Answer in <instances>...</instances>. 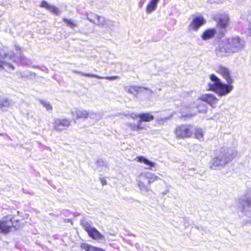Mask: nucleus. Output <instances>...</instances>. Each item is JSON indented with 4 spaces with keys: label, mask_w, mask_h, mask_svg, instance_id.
<instances>
[{
    "label": "nucleus",
    "mask_w": 251,
    "mask_h": 251,
    "mask_svg": "<svg viewBox=\"0 0 251 251\" xmlns=\"http://www.w3.org/2000/svg\"><path fill=\"white\" fill-rule=\"evenodd\" d=\"M216 71L221 74L226 80L228 84L223 83L215 75L210 76V82L208 83V90L216 92L219 96H223L228 94L233 89V86L230 84L232 80L230 76L229 69L222 65L216 68Z\"/></svg>",
    "instance_id": "1"
},
{
    "label": "nucleus",
    "mask_w": 251,
    "mask_h": 251,
    "mask_svg": "<svg viewBox=\"0 0 251 251\" xmlns=\"http://www.w3.org/2000/svg\"><path fill=\"white\" fill-rule=\"evenodd\" d=\"M15 49L18 51L16 55L11 50L6 52L0 51V71L6 68L13 70L14 67L12 64L13 62H16L18 64L22 65H26L30 63V60L22 54L21 49L19 46L15 45Z\"/></svg>",
    "instance_id": "2"
},
{
    "label": "nucleus",
    "mask_w": 251,
    "mask_h": 251,
    "mask_svg": "<svg viewBox=\"0 0 251 251\" xmlns=\"http://www.w3.org/2000/svg\"><path fill=\"white\" fill-rule=\"evenodd\" d=\"M243 47V43L238 36L223 41L215 49L216 55L220 57L229 55L237 52Z\"/></svg>",
    "instance_id": "3"
},
{
    "label": "nucleus",
    "mask_w": 251,
    "mask_h": 251,
    "mask_svg": "<svg viewBox=\"0 0 251 251\" xmlns=\"http://www.w3.org/2000/svg\"><path fill=\"white\" fill-rule=\"evenodd\" d=\"M159 179V177L151 172L142 173L137 178V186L144 194L151 191V184Z\"/></svg>",
    "instance_id": "4"
},
{
    "label": "nucleus",
    "mask_w": 251,
    "mask_h": 251,
    "mask_svg": "<svg viewBox=\"0 0 251 251\" xmlns=\"http://www.w3.org/2000/svg\"><path fill=\"white\" fill-rule=\"evenodd\" d=\"M233 157V154H230L228 151L226 152L225 150H223L217 156L212 159L210 163V168L213 170L223 168Z\"/></svg>",
    "instance_id": "5"
},
{
    "label": "nucleus",
    "mask_w": 251,
    "mask_h": 251,
    "mask_svg": "<svg viewBox=\"0 0 251 251\" xmlns=\"http://www.w3.org/2000/svg\"><path fill=\"white\" fill-rule=\"evenodd\" d=\"M229 21V18L227 14L222 13L219 15L216 20V28L219 30V37H223L225 35Z\"/></svg>",
    "instance_id": "6"
},
{
    "label": "nucleus",
    "mask_w": 251,
    "mask_h": 251,
    "mask_svg": "<svg viewBox=\"0 0 251 251\" xmlns=\"http://www.w3.org/2000/svg\"><path fill=\"white\" fill-rule=\"evenodd\" d=\"M188 109H190L188 113L186 114L187 116H192L195 115L198 112L205 113L207 111V106L200 99L193 104H190L188 106Z\"/></svg>",
    "instance_id": "7"
},
{
    "label": "nucleus",
    "mask_w": 251,
    "mask_h": 251,
    "mask_svg": "<svg viewBox=\"0 0 251 251\" xmlns=\"http://www.w3.org/2000/svg\"><path fill=\"white\" fill-rule=\"evenodd\" d=\"M193 133V127L191 125H181L177 126L175 130L176 135L178 138H190Z\"/></svg>",
    "instance_id": "8"
},
{
    "label": "nucleus",
    "mask_w": 251,
    "mask_h": 251,
    "mask_svg": "<svg viewBox=\"0 0 251 251\" xmlns=\"http://www.w3.org/2000/svg\"><path fill=\"white\" fill-rule=\"evenodd\" d=\"M71 121L67 119H57L54 120L53 126L58 131H62L69 127Z\"/></svg>",
    "instance_id": "9"
},
{
    "label": "nucleus",
    "mask_w": 251,
    "mask_h": 251,
    "mask_svg": "<svg viewBox=\"0 0 251 251\" xmlns=\"http://www.w3.org/2000/svg\"><path fill=\"white\" fill-rule=\"evenodd\" d=\"M205 20L202 17H195L188 26L189 30L197 31L205 23Z\"/></svg>",
    "instance_id": "10"
},
{
    "label": "nucleus",
    "mask_w": 251,
    "mask_h": 251,
    "mask_svg": "<svg viewBox=\"0 0 251 251\" xmlns=\"http://www.w3.org/2000/svg\"><path fill=\"white\" fill-rule=\"evenodd\" d=\"M219 30L216 28H212L205 30L201 37L203 40L210 39L213 37H216L218 39L222 38L219 37Z\"/></svg>",
    "instance_id": "11"
},
{
    "label": "nucleus",
    "mask_w": 251,
    "mask_h": 251,
    "mask_svg": "<svg viewBox=\"0 0 251 251\" xmlns=\"http://www.w3.org/2000/svg\"><path fill=\"white\" fill-rule=\"evenodd\" d=\"M73 116H76L77 118H84L86 119L88 117H90L91 118H94L96 116V114L94 113L88 111L84 110H78L76 109L75 111H72Z\"/></svg>",
    "instance_id": "12"
},
{
    "label": "nucleus",
    "mask_w": 251,
    "mask_h": 251,
    "mask_svg": "<svg viewBox=\"0 0 251 251\" xmlns=\"http://www.w3.org/2000/svg\"><path fill=\"white\" fill-rule=\"evenodd\" d=\"M200 100L202 101L206 102L212 107H215L218 100L212 94H204L201 96Z\"/></svg>",
    "instance_id": "13"
},
{
    "label": "nucleus",
    "mask_w": 251,
    "mask_h": 251,
    "mask_svg": "<svg viewBox=\"0 0 251 251\" xmlns=\"http://www.w3.org/2000/svg\"><path fill=\"white\" fill-rule=\"evenodd\" d=\"M13 226V223L11 220L0 221V232L7 233L10 231V228Z\"/></svg>",
    "instance_id": "14"
},
{
    "label": "nucleus",
    "mask_w": 251,
    "mask_h": 251,
    "mask_svg": "<svg viewBox=\"0 0 251 251\" xmlns=\"http://www.w3.org/2000/svg\"><path fill=\"white\" fill-rule=\"evenodd\" d=\"M137 159L138 162L144 163L148 166V167L146 168V169L151 170L152 169V167H154L155 166V164L154 163L149 160L144 156H138L137 157Z\"/></svg>",
    "instance_id": "15"
},
{
    "label": "nucleus",
    "mask_w": 251,
    "mask_h": 251,
    "mask_svg": "<svg viewBox=\"0 0 251 251\" xmlns=\"http://www.w3.org/2000/svg\"><path fill=\"white\" fill-rule=\"evenodd\" d=\"M143 89H147V88L145 87H141L138 86H131L129 87H126L125 90L126 91L132 94L133 96L137 97V93L138 92H140Z\"/></svg>",
    "instance_id": "16"
},
{
    "label": "nucleus",
    "mask_w": 251,
    "mask_h": 251,
    "mask_svg": "<svg viewBox=\"0 0 251 251\" xmlns=\"http://www.w3.org/2000/svg\"><path fill=\"white\" fill-rule=\"evenodd\" d=\"M75 73H79L81 74L82 75L89 76V77H96L99 79H106L109 80H113L115 79H116L118 77L117 76H106V77H103V76H100L96 75L94 74H87V73H84L81 72H77V71H74Z\"/></svg>",
    "instance_id": "17"
},
{
    "label": "nucleus",
    "mask_w": 251,
    "mask_h": 251,
    "mask_svg": "<svg viewBox=\"0 0 251 251\" xmlns=\"http://www.w3.org/2000/svg\"><path fill=\"white\" fill-rule=\"evenodd\" d=\"M160 0H151L149 3L147 5L146 11L148 13H151L154 11L157 8V3Z\"/></svg>",
    "instance_id": "18"
},
{
    "label": "nucleus",
    "mask_w": 251,
    "mask_h": 251,
    "mask_svg": "<svg viewBox=\"0 0 251 251\" xmlns=\"http://www.w3.org/2000/svg\"><path fill=\"white\" fill-rule=\"evenodd\" d=\"M13 105V102L7 99L0 100V108L3 111H6L7 108Z\"/></svg>",
    "instance_id": "19"
},
{
    "label": "nucleus",
    "mask_w": 251,
    "mask_h": 251,
    "mask_svg": "<svg viewBox=\"0 0 251 251\" xmlns=\"http://www.w3.org/2000/svg\"><path fill=\"white\" fill-rule=\"evenodd\" d=\"M138 117L143 122H149L153 120L154 116L149 113H143L138 115Z\"/></svg>",
    "instance_id": "20"
},
{
    "label": "nucleus",
    "mask_w": 251,
    "mask_h": 251,
    "mask_svg": "<svg viewBox=\"0 0 251 251\" xmlns=\"http://www.w3.org/2000/svg\"><path fill=\"white\" fill-rule=\"evenodd\" d=\"M89 229L90 230L88 233L90 237L95 239H101L102 236L95 228L92 227L91 229Z\"/></svg>",
    "instance_id": "21"
},
{
    "label": "nucleus",
    "mask_w": 251,
    "mask_h": 251,
    "mask_svg": "<svg viewBox=\"0 0 251 251\" xmlns=\"http://www.w3.org/2000/svg\"><path fill=\"white\" fill-rule=\"evenodd\" d=\"M41 7L46 8L54 13H57L58 11V8L53 5L49 4L47 2L43 1L41 4Z\"/></svg>",
    "instance_id": "22"
},
{
    "label": "nucleus",
    "mask_w": 251,
    "mask_h": 251,
    "mask_svg": "<svg viewBox=\"0 0 251 251\" xmlns=\"http://www.w3.org/2000/svg\"><path fill=\"white\" fill-rule=\"evenodd\" d=\"M203 131L201 128H196L195 129V137L200 141L203 140Z\"/></svg>",
    "instance_id": "23"
},
{
    "label": "nucleus",
    "mask_w": 251,
    "mask_h": 251,
    "mask_svg": "<svg viewBox=\"0 0 251 251\" xmlns=\"http://www.w3.org/2000/svg\"><path fill=\"white\" fill-rule=\"evenodd\" d=\"M63 21L66 23L67 25L71 28H74L77 26L76 23L73 20L64 19Z\"/></svg>",
    "instance_id": "24"
},
{
    "label": "nucleus",
    "mask_w": 251,
    "mask_h": 251,
    "mask_svg": "<svg viewBox=\"0 0 251 251\" xmlns=\"http://www.w3.org/2000/svg\"><path fill=\"white\" fill-rule=\"evenodd\" d=\"M98 15L93 13H90L87 14V18L91 22L96 24V21L98 19Z\"/></svg>",
    "instance_id": "25"
},
{
    "label": "nucleus",
    "mask_w": 251,
    "mask_h": 251,
    "mask_svg": "<svg viewBox=\"0 0 251 251\" xmlns=\"http://www.w3.org/2000/svg\"><path fill=\"white\" fill-rule=\"evenodd\" d=\"M81 248L87 251H96L97 248L90 246L87 243L82 244Z\"/></svg>",
    "instance_id": "26"
},
{
    "label": "nucleus",
    "mask_w": 251,
    "mask_h": 251,
    "mask_svg": "<svg viewBox=\"0 0 251 251\" xmlns=\"http://www.w3.org/2000/svg\"><path fill=\"white\" fill-rule=\"evenodd\" d=\"M81 248L87 251H96L97 248L90 246L87 243L82 244Z\"/></svg>",
    "instance_id": "27"
},
{
    "label": "nucleus",
    "mask_w": 251,
    "mask_h": 251,
    "mask_svg": "<svg viewBox=\"0 0 251 251\" xmlns=\"http://www.w3.org/2000/svg\"><path fill=\"white\" fill-rule=\"evenodd\" d=\"M105 21L106 19L104 17L98 16L95 24L104 27L105 26Z\"/></svg>",
    "instance_id": "28"
},
{
    "label": "nucleus",
    "mask_w": 251,
    "mask_h": 251,
    "mask_svg": "<svg viewBox=\"0 0 251 251\" xmlns=\"http://www.w3.org/2000/svg\"><path fill=\"white\" fill-rule=\"evenodd\" d=\"M40 102L48 111L52 110V106L49 102L43 100H41Z\"/></svg>",
    "instance_id": "29"
},
{
    "label": "nucleus",
    "mask_w": 251,
    "mask_h": 251,
    "mask_svg": "<svg viewBox=\"0 0 251 251\" xmlns=\"http://www.w3.org/2000/svg\"><path fill=\"white\" fill-rule=\"evenodd\" d=\"M115 25V23L113 21L109 20V19H106L105 23V26L104 27H111Z\"/></svg>",
    "instance_id": "30"
},
{
    "label": "nucleus",
    "mask_w": 251,
    "mask_h": 251,
    "mask_svg": "<svg viewBox=\"0 0 251 251\" xmlns=\"http://www.w3.org/2000/svg\"><path fill=\"white\" fill-rule=\"evenodd\" d=\"M142 122L140 119L137 124V127L139 130L144 129V127L142 126Z\"/></svg>",
    "instance_id": "31"
},
{
    "label": "nucleus",
    "mask_w": 251,
    "mask_h": 251,
    "mask_svg": "<svg viewBox=\"0 0 251 251\" xmlns=\"http://www.w3.org/2000/svg\"><path fill=\"white\" fill-rule=\"evenodd\" d=\"M83 226H84V228L85 230L88 233L90 230L89 229H91L92 227L90 226L87 223H85V224L83 223Z\"/></svg>",
    "instance_id": "32"
},
{
    "label": "nucleus",
    "mask_w": 251,
    "mask_h": 251,
    "mask_svg": "<svg viewBox=\"0 0 251 251\" xmlns=\"http://www.w3.org/2000/svg\"><path fill=\"white\" fill-rule=\"evenodd\" d=\"M97 164L100 166H103L105 165V162L102 159H99L97 161Z\"/></svg>",
    "instance_id": "33"
},
{
    "label": "nucleus",
    "mask_w": 251,
    "mask_h": 251,
    "mask_svg": "<svg viewBox=\"0 0 251 251\" xmlns=\"http://www.w3.org/2000/svg\"><path fill=\"white\" fill-rule=\"evenodd\" d=\"M130 127L131 129L134 131H139L137 125H131Z\"/></svg>",
    "instance_id": "34"
},
{
    "label": "nucleus",
    "mask_w": 251,
    "mask_h": 251,
    "mask_svg": "<svg viewBox=\"0 0 251 251\" xmlns=\"http://www.w3.org/2000/svg\"><path fill=\"white\" fill-rule=\"evenodd\" d=\"M96 251H105L103 249L97 248Z\"/></svg>",
    "instance_id": "35"
},
{
    "label": "nucleus",
    "mask_w": 251,
    "mask_h": 251,
    "mask_svg": "<svg viewBox=\"0 0 251 251\" xmlns=\"http://www.w3.org/2000/svg\"><path fill=\"white\" fill-rule=\"evenodd\" d=\"M169 192L168 190H166L162 193V195H165Z\"/></svg>",
    "instance_id": "36"
},
{
    "label": "nucleus",
    "mask_w": 251,
    "mask_h": 251,
    "mask_svg": "<svg viewBox=\"0 0 251 251\" xmlns=\"http://www.w3.org/2000/svg\"><path fill=\"white\" fill-rule=\"evenodd\" d=\"M102 185H105L106 184V181L105 180H102Z\"/></svg>",
    "instance_id": "37"
},
{
    "label": "nucleus",
    "mask_w": 251,
    "mask_h": 251,
    "mask_svg": "<svg viewBox=\"0 0 251 251\" xmlns=\"http://www.w3.org/2000/svg\"><path fill=\"white\" fill-rule=\"evenodd\" d=\"M135 117H136V118L138 117V116H137V115H135V116H132V118H135Z\"/></svg>",
    "instance_id": "38"
},
{
    "label": "nucleus",
    "mask_w": 251,
    "mask_h": 251,
    "mask_svg": "<svg viewBox=\"0 0 251 251\" xmlns=\"http://www.w3.org/2000/svg\"><path fill=\"white\" fill-rule=\"evenodd\" d=\"M164 119H165V120H167V119H168V118H164Z\"/></svg>",
    "instance_id": "39"
},
{
    "label": "nucleus",
    "mask_w": 251,
    "mask_h": 251,
    "mask_svg": "<svg viewBox=\"0 0 251 251\" xmlns=\"http://www.w3.org/2000/svg\"><path fill=\"white\" fill-rule=\"evenodd\" d=\"M2 111H2V110H1V108H0V113L1 112H2Z\"/></svg>",
    "instance_id": "40"
}]
</instances>
